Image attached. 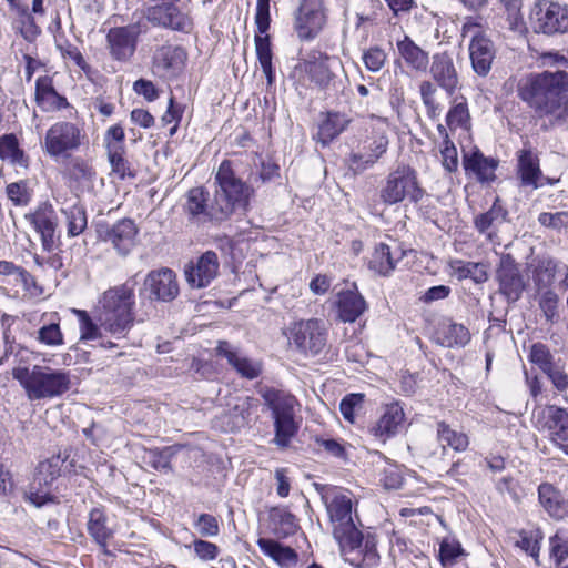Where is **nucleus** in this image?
<instances>
[{"mask_svg":"<svg viewBox=\"0 0 568 568\" xmlns=\"http://www.w3.org/2000/svg\"><path fill=\"white\" fill-rule=\"evenodd\" d=\"M386 53L379 47H371L363 52L362 60L367 70L378 72L385 65Z\"/></svg>","mask_w":568,"mask_h":568,"instance_id":"obj_54","label":"nucleus"},{"mask_svg":"<svg viewBox=\"0 0 568 568\" xmlns=\"http://www.w3.org/2000/svg\"><path fill=\"white\" fill-rule=\"evenodd\" d=\"M187 54L180 45L164 44L155 49L152 72L162 79H173L184 69Z\"/></svg>","mask_w":568,"mask_h":568,"instance_id":"obj_16","label":"nucleus"},{"mask_svg":"<svg viewBox=\"0 0 568 568\" xmlns=\"http://www.w3.org/2000/svg\"><path fill=\"white\" fill-rule=\"evenodd\" d=\"M339 64L335 57H329L320 50H311L303 59L304 71L310 80L321 88H325L332 81L334 74L332 67Z\"/></svg>","mask_w":568,"mask_h":568,"instance_id":"obj_24","label":"nucleus"},{"mask_svg":"<svg viewBox=\"0 0 568 568\" xmlns=\"http://www.w3.org/2000/svg\"><path fill=\"white\" fill-rule=\"evenodd\" d=\"M536 32L552 36L568 32V6L549 0H537L530 13Z\"/></svg>","mask_w":568,"mask_h":568,"instance_id":"obj_9","label":"nucleus"},{"mask_svg":"<svg viewBox=\"0 0 568 568\" xmlns=\"http://www.w3.org/2000/svg\"><path fill=\"white\" fill-rule=\"evenodd\" d=\"M124 130L120 124L112 125L104 135L106 152L124 151Z\"/></svg>","mask_w":568,"mask_h":568,"instance_id":"obj_58","label":"nucleus"},{"mask_svg":"<svg viewBox=\"0 0 568 568\" xmlns=\"http://www.w3.org/2000/svg\"><path fill=\"white\" fill-rule=\"evenodd\" d=\"M449 268L459 281L471 278L476 284H481L488 280L487 265L484 263L453 260L449 262Z\"/></svg>","mask_w":568,"mask_h":568,"instance_id":"obj_38","label":"nucleus"},{"mask_svg":"<svg viewBox=\"0 0 568 568\" xmlns=\"http://www.w3.org/2000/svg\"><path fill=\"white\" fill-rule=\"evenodd\" d=\"M429 72L435 83L452 95L458 88L459 77L453 57L448 52L435 53L432 57Z\"/></svg>","mask_w":568,"mask_h":568,"instance_id":"obj_23","label":"nucleus"},{"mask_svg":"<svg viewBox=\"0 0 568 568\" xmlns=\"http://www.w3.org/2000/svg\"><path fill=\"white\" fill-rule=\"evenodd\" d=\"M549 545L550 557L559 566L568 557V539L556 534L550 538Z\"/></svg>","mask_w":568,"mask_h":568,"instance_id":"obj_61","label":"nucleus"},{"mask_svg":"<svg viewBox=\"0 0 568 568\" xmlns=\"http://www.w3.org/2000/svg\"><path fill=\"white\" fill-rule=\"evenodd\" d=\"M544 373L557 392L562 393L568 388V374L565 372L564 364L560 361H557Z\"/></svg>","mask_w":568,"mask_h":568,"instance_id":"obj_55","label":"nucleus"},{"mask_svg":"<svg viewBox=\"0 0 568 568\" xmlns=\"http://www.w3.org/2000/svg\"><path fill=\"white\" fill-rule=\"evenodd\" d=\"M344 560L357 568H372L379 562L376 536L359 529L337 541Z\"/></svg>","mask_w":568,"mask_h":568,"instance_id":"obj_7","label":"nucleus"},{"mask_svg":"<svg viewBox=\"0 0 568 568\" xmlns=\"http://www.w3.org/2000/svg\"><path fill=\"white\" fill-rule=\"evenodd\" d=\"M541 539L542 535L539 529L530 531L523 530L519 532V538L516 540L515 545L538 561L540 550L539 544Z\"/></svg>","mask_w":568,"mask_h":568,"instance_id":"obj_49","label":"nucleus"},{"mask_svg":"<svg viewBox=\"0 0 568 568\" xmlns=\"http://www.w3.org/2000/svg\"><path fill=\"white\" fill-rule=\"evenodd\" d=\"M463 39L469 38V57L473 70L479 77H486L496 55L493 41L485 34L481 24L468 18L462 27Z\"/></svg>","mask_w":568,"mask_h":568,"instance_id":"obj_6","label":"nucleus"},{"mask_svg":"<svg viewBox=\"0 0 568 568\" xmlns=\"http://www.w3.org/2000/svg\"><path fill=\"white\" fill-rule=\"evenodd\" d=\"M396 260L394 258L390 248L386 244L376 246L373 256L369 261V267L379 275H388L395 268Z\"/></svg>","mask_w":568,"mask_h":568,"instance_id":"obj_44","label":"nucleus"},{"mask_svg":"<svg viewBox=\"0 0 568 568\" xmlns=\"http://www.w3.org/2000/svg\"><path fill=\"white\" fill-rule=\"evenodd\" d=\"M140 29L135 24L111 28L106 34L111 57L121 62L129 61L135 52Z\"/></svg>","mask_w":568,"mask_h":568,"instance_id":"obj_21","label":"nucleus"},{"mask_svg":"<svg viewBox=\"0 0 568 568\" xmlns=\"http://www.w3.org/2000/svg\"><path fill=\"white\" fill-rule=\"evenodd\" d=\"M252 192L243 180H217L214 202L219 213H215V219L222 222L235 211L244 210Z\"/></svg>","mask_w":568,"mask_h":568,"instance_id":"obj_8","label":"nucleus"},{"mask_svg":"<svg viewBox=\"0 0 568 568\" xmlns=\"http://www.w3.org/2000/svg\"><path fill=\"white\" fill-rule=\"evenodd\" d=\"M508 212L500 204L499 197H496L491 207L475 217L474 224L478 232L487 234L488 239H493V234L488 232L490 229L497 227L507 220Z\"/></svg>","mask_w":568,"mask_h":568,"instance_id":"obj_39","label":"nucleus"},{"mask_svg":"<svg viewBox=\"0 0 568 568\" xmlns=\"http://www.w3.org/2000/svg\"><path fill=\"white\" fill-rule=\"evenodd\" d=\"M387 146L388 139L384 130L373 129L372 135L363 141L361 149L351 154L348 160L349 169L354 174L363 173L377 162L386 152Z\"/></svg>","mask_w":568,"mask_h":568,"instance_id":"obj_13","label":"nucleus"},{"mask_svg":"<svg viewBox=\"0 0 568 568\" xmlns=\"http://www.w3.org/2000/svg\"><path fill=\"white\" fill-rule=\"evenodd\" d=\"M324 498L336 541L358 529L355 524L357 515L354 508V496L351 491L335 488Z\"/></svg>","mask_w":568,"mask_h":568,"instance_id":"obj_5","label":"nucleus"},{"mask_svg":"<svg viewBox=\"0 0 568 568\" xmlns=\"http://www.w3.org/2000/svg\"><path fill=\"white\" fill-rule=\"evenodd\" d=\"M34 189L30 180H18L7 186V195L14 205L26 206L33 196Z\"/></svg>","mask_w":568,"mask_h":568,"instance_id":"obj_48","label":"nucleus"},{"mask_svg":"<svg viewBox=\"0 0 568 568\" xmlns=\"http://www.w3.org/2000/svg\"><path fill=\"white\" fill-rule=\"evenodd\" d=\"M193 550L196 557L203 561L213 560L219 555V547L215 544L202 539L193 541Z\"/></svg>","mask_w":568,"mask_h":568,"instance_id":"obj_62","label":"nucleus"},{"mask_svg":"<svg viewBox=\"0 0 568 568\" xmlns=\"http://www.w3.org/2000/svg\"><path fill=\"white\" fill-rule=\"evenodd\" d=\"M534 288L536 291L552 290L556 276L568 273V265L550 255H537L528 264Z\"/></svg>","mask_w":568,"mask_h":568,"instance_id":"obj_19","label":"nucleus"},{"mask_svg":"<svg viewBox=\"0 0 568 568\" xmlns=\"http://www.w3.org/2000/svg\"><path fill=\"white\" fill-rule=\"evenodd\" d=\"M194 527L202 537H215L220 532L217 519L210 514H201L194 521Z\"/></svg>","mask_w":568,"mask_h":568,"instance_id":"obj_56","label":"nucleus"},{"mask_svg":"<svg viewBox=\"0 0 568 568\" xmlns=\"http://www.w3.org/2000/svg\"><path fill=\"white\" fill-rule=\"evenodd\" d=\"M437 437L442 444H446L456 452H464L469 445L468 436L464 433H458L449 427L444 422L437 425Z\"/></svg>","mask_w":568,"mask_h":568,"instance_id":"obj_46","label":"nucleus"},{"mask_svg":"<svg viewBox=\"0 0 568 568\" xmlns=\"http://www.w3.org/2000/svg\"><path fill=\"white\" fill-rule=\"evenodd\" d=\"M219 256L209 250L184 266V275L192 288H204L219 275Z\"/></svg>","mask_w":568,"mask_h":568,"instance_id":"obj_17","label":"nucleus"},{"mask_svg":"<svg viewBox=\"0 0 568 568\" xmlns=\"http://www.w3.org/2000/svg\"><path fill=\"white\" fill-rule=\"evenodd\" d=\"M144 287L152 301L170 303L180 295L176 273L169 267H161L148 273Z\"/></svg>","mask_w":568,"mask_h":568,"instance_id":"obj_14","label":"nucleus"},{"mask_svg":"<svg viewBox=\"0 0 568 568\" xmlns=\"http://www.w3.org/2000/svg\"><path fill=\"white\" fill-rule=\"evenodd\" d=\"M87 528L92 539L102 548L103 554L111 555L108 541L113 537L114 529L108 525V516L102 508L91 509Z\"/></svg>","mask_w":568,"mask_h":568,"instance_id":"obj_33","label":"nucleus"},{"mask_svg":"<svg viewBox=\"0 0 568 568\" xmlns=\"http://www.w3.org/2000/svg\"><path fill=\"white\" fill-rule=\"evenodd\" d=\"M0 159L9 161L16 166H28V160L19 148L18 139L13 134H4L0 138Z\"/></svg>","mask_w":568,"mask_h":568,"instance_id":"obj_43","label":"nucleus"},{"mask_svg":"<svg viewBox=\"0 0 568 568\" xmlns=\"http://www.w3.org/2000/svg\"><path fill=\"white\" fill-rule=\"evenodd\" d=\"M97 233L101 241L111 243L119 254L126 255L135 244L138 227L132 220L123 219L112 226L99 224Z\"/></svg>","mask_w":568,"mask_h":568,"instance_id":"obj_20","label":"nucleus"},{"mask_svg":"<svg viewBox=\"0 0 568 568\" xmlns=\"http://www.w3.org/2000/svg\"><path fill=\"white\" fill-rule=\"evenodd\" d=\"M261 395L272 412L273 443L282 449L287 448L300 429V422L296 418L297 400L294 396L275 389H264Z\"/></svg>","mask_w":568,"mask_h":568,"instance_id":"obj_4","label":"nucleus"},{"mask_svg":"<svg viewBox=\"0 0 568 568\" xmlns=\"http://www.w3.org/2000/svg\"><path fill=\"white\" fill-rule=\"evenodd\" d=\"M414 180H388L382 196L385 202L390 204L399 202L405 197L407 189L414 187Z\"/></svg>","mask_w":568,"mask_h":568,"instance_id":"obj_50","label":"nucleus"},{"mask_svg":"<svg viewBox=\"0 0 568 568\" xmlns=\"http://www.w3.org/2000/svg\"><path fill=\"white\" fill-rule=\"evenodd\" d=\"M124 151H116L108 153V159L112 169V173L119 178H133L134 173L131 171L129 162L123 156Z\"/></svg>","mask_w":568,"mask_h":568,"instance_id":"obj_59","label":"nucleus"},{"mask_svg":"<svg viewBox=\"0 0 568 568\" xmlns=\"http://www.w3.org/2000/svg\"><path fill=\"white\" fill-rule=\"evenodd\" d=\"M464 169L466 173H473L477 178H495L494 173L498 166V160L485 156L484 153L474 148L468 152H464Z\"/></svg>","mask_w":568,"mask_h":568,"instance_id":"obj_34","label":"nucleus"},{"mask_svg":"<svg viewBox=\"0 0 568 568\" xmlns=\"http://www.w3.org/2000/svg\"><path fill=\"white\" fill-rule=\"evenodd\" d=\"M270 0H257L255 23L258 33H266L270 28Z\"/></svg>","mask_w":568,"mask_h":568,"instance_id":"obj_63","label":"nucleus"},{"mask_svg":"<svg viewBox=\"0 0 568 568\" xmlns=\"http://www.w3.org/2000/svg\"><path fill=\"white\" fill-rule=\"evenodd\" d=\"M216 353L225 357L229 364L233 366L242 377L253 379L262 372L261 363L244 356L227 342H220L216 347Z\"/></svg>","mask_w":568,"mask_h":568,"instance_id":"obj_28","label":"nucleus"},{"mask_svg":"<svg viewBox=\"0 0 568 568\" xmlns=\"http://www.w3.org/2000/svg\"><path fill=\"white\" fill-rule=\"evenodd\" d=\"M288 338L301 353L317 355L326 346L327 327L318 318L295 322L290 327Z\"/></svg>","mask_w":568,"mask_h":568,"instance_id":"obj_11","label":"nucleus"},{"mask_svg":"<svg viewBox=\"0 0 568 568\" xmlns=\"http://www.w3.org/2000/svg\"><path fill=\"white\" fill-rule=\"evenodd\" d=\"M336 305L338 317L345 323L355 322L367 308L366 301L354 283L352 288L338 292Z\"/></svg>","mask_w":568,"mask_h":568,"instance_id":"obj_29","label":"nucleus"},{"mask_svg":"<svg viewBox=\"0 0 568 568\" xmlns=\"http://www.w3.org/2000/svg\"><path fill=\"white\" fill-rule=\"evenodd\" d=\"M529 359L531 363L537 365L539 369L542 372L548 369L551 365H554L557 362L551 355L549 348L541 343H536L531 346Z\"/></svg>","mask_w":568,"mask_h":568,"instance_id":"obj_53","label":"nucleus"},{"mask_svg":"<svg viewBox=\"0 0 568 568\" xmlns=\"http://www.w3.org/2000/svg\"><path fill=\"white\" fill-rule=\"evenodd\" d=\"M146 18L154 26L172 30L186 31L191 27L189 18L171 2L150 7Z\"/></svg>","mask_w":568,"mask_h":568,"instance_id":"obj_26","label":"nucleus"},{"mask_svg":"<svg viewBox=\"0 0 568 568\" xmlns=\"http://www.w3.org/2000/svg\"><path fill=\"white\" fill-rule=\"evenodd\" d=\"M470 341V333L463 324L443 322L436 332V342L444 347H462Z\"/></svg>","mask_w":568,"mask_h":568,"instance_id":"obj_35","label":"nucleus"},{"mask_svg":"<svg viewBox=\"0 0 568 568\" xmlns=\"http://www.w3.org/2000/svg\"><path fill=\"white\" fill-rule=\"evenodd\" d=\"M270 524L278 537L293 535L297 529L296 517L285 508L274 507L270 510Z\"/></svg>","mask_w":568,"mask_h":568,"instance_id":"obj_41","label":"nucleus"},{"mask_svg":"<svg viewBox=\"0 0 568 568\" xmlns=\"http://www.w3.org/2000/svg\"><path fill=\"white\" fill-rule=\"evenodd\" d=\"M26 219L40 235L42 247L47 252H52L57 246L58 216L53 206L48 203H41L33 212L26 214Z\"/></svg>","mask_w":568,"mask_h":568,"instance_id":"obj_18","label":"nucleus"},{"mask_svg":"<svg viewBox=\"0 0 568 568\" xmlns=\"http://www.w3.org/2000/svg\"><path fill=\"white\" fill-rule=\"evenodd\" d=\"M495 280L498 283V293L508 303L519 301L527 286V281L520 270V265L509 253L500 254L495 270Z\"/></svg>","mask_w":568,"mask_h":568,"instance_id":"obj_12","label":"nucleus"},{"mask_svg":"<svg viewBox=\"0 0 568 568\" xmlns=\"http://www.w3.org/2000/svg\"><path fill=\"white\" fill-rule=\"evenodd\" d=\"M257 546L265 556L270 557L281 567H291L297 562L298 555L296 551L276 540L258 538Z\"/></svg>","mask_w":568,"mask_h":568,"instance_id":"obj_36","label":"nucleus"},{"mask_svg":"<svg viewBox=\"0 0 568 568\" xmlns=\"http://www.w3.org/2000/svg\"><path fill=\"white\" fill-rule=\"evenodd\" d=\"M207 201L209 193L202 187H195L187 192L184 211L190 222L196 224L221 222V220L215 219V213H219L215 202L209 204Z\"/></svg>","mask_w":568,"mask_h":568,"instance_id":"obj_25","label":"nucleus"},{"mask_svg":"<svg viewBox=\"0 0 568 568\" xmlns=\"http://www.w3.org/2000/svg\"><path fill=\"white\" fill-rule=\"evenodd\" d=\"M134 286L128 283L106 290L99 298L98 322L88 312L73 310L80 325L81 341L102 339L103 333L114 338H124L134 324Z\"/></svg>","mask_w":568,"mask_h":568,"instance_id":"obj_1","label":"nucleus"},{"mask_svg":"<svg viewBox=\"0 0 568 568\" xmlns=\"http://www.w3.org/2000/svg\"><path fill=\"white\" fill-rule=\"evenodd\" d=\"M317 446L322 448L324 452H326L328 455L346 460L347 459V452L346 446L333 438H324V437H316L315 439Z\"/></svg>","mask_w":568,"mask_h":568,"instance_id":"obj_60","label":"nucleus"},{"mask_svg":"<svg viewBox=\"0 0 568 568\" xmlns=\"http://www.w3.org/2000/svg\"><path fill=\"white\" fill-rule=\"evenodd\" d=\"M535 300L546 324L552 325L560 321V298L554 290L536 291Z\"/></svg>","mask_w":568,"mask_h":568,"instance_id":"obj_40","label":"nucleus"},{"mask_svg":"<svg viewBox=\"0 0 568 568\" xmlns=\"http://www.w3.org/2000/svg\"><path fill=\"white\" fill-rule=\"evenodd\" d=\"M542 415L552 442L568 454V412L557 406H547Z\"/></svg>","mask_w":568,"mask_h":568,"instance_id":"obj_27","label":"nucleus"},{"mask_svg":"<svg viewBox=\"0 0 568 568\" xmlns=\"http://www.w3.org/2000/svg\"><path fill=\"white\" fill-rule=\"evenodd\" d=\"M81 131L71 122H57L45 134L44 146L52 156L63 155L79 148Z\"/></svg>","mask_w":568,"mask_h":568,"instance_id":"obj_15","label":"nucleus"},{"mask_svg":"<svg viewBox=\"0 0 568 568\" xmlns=\"http://www.w3.org/2000/svg\"><path fill=\"white\" fill-rule=\"evenodd\" d=\"M399 57L406 65L416 72H426L429 67V54L417 45L408 36L396 42Z\"/></svg>","mask_w":568,"mask_h":568,"instance_id":"obj_32","label":"nucleus"},{"mask_svg":"<svg viewBox=\"0 0 568 568\" xmlns=\"http://www.w3.org/2000/svg\"><path fill=\"white\" fill-rule=\"evenodd\" d=\"M520 178H538L540 173L539 160L531 149H523L518 155Z\"/></svg>","mask_w":568,"mask_h":568,"instance_id":"obj_51","label":"nucleus"},{"mask_svg":"<svg viewBox=\"0 0 568 568\" xmlns=\"http://www.w3.org/2000/svg\"><path fill=\"white\" fill-rule=\"evenodd\" d=\"M538 500L544 510L554 519H562L568 513V503L564 495L549 483L538 486Z\"/></svg>","mask_w":568,"mask_h":568,"instance_id":"obj_31","label":"nucleus"},{"mask_svg":"<svg viewBox=\"0 0 568 568\" xmlns=\"http://www.w3.org/2000/svg\"><path fill=\"white\" fill-rule=\"evenodd\" d=\"M263 33L255 36L256 54L260 64H265L268 68V63H272V50L268 36H262Z\"/></svg>","mask_w":568,"mask_h":568,"instance_id":"obj_64","label":"nucleus"},{"mask_svg":"<svg viewBox=\"0 0 568 568\" xmlns=\"http://www.w3.org/2000/svg\"><path fill=\"white\" fill-rule=\"evenodd\" d=\"M405 422V414L398 402L387 404L379 419L368 427V433L378 442L385 443L395 436Z\"/></svg>","mask_w":568,"mask_h":568,"instance_id":"obj_22","label":"nucleus"},{"mask_svg":"<svg viewBox=\"0 0 568 568\" xmlns=\"http://www.w3.org/2000/svg\"><path fill=\"white\" fill-rule=\"evenodd\" d=\"M12 376L30 400L59 397L71 388L70 373L49 366L34 365L30 371L18 365L12 368Z\"/></svg>","mask_w":568,"mask_h":568,"instance_id":"obj_3","label":"nucleus"},{"mask_svg":"<svg viewBox=\"0 0 568 568\" xmlns=\"http://www.w3.org/2000/svg\"><path fill=\"white\" fill-rule=\"evenodd\" d=\"M364 403V395L359 393H353L346 395L339 404V410L344 419L353 424L355 416L358 410L362 409Z\"/></svg>","mask_w":568,"mask_h":568,"instance_id":"obj_52","label":"nucleus"},{"mask_svg":"<svg viewBox=\"0 0 568 568\" xmlns=\"http://www.w3.org/2000/svg\"><path fill=\"white\" fill-rule=\"evenodd\" d=\"M60 470L59 457L39 463L34 474V484H38L39 487L50 486L60 476Z\"/></svg>","mask_w":568,"mask_h":568,"instance_id":"obj_47","label":"nucleus"},{"mask_svg":"<svg viewBox=\"0 0 568 568\" xmlns=\"http://www.w3.org/2000/svg\"><path fill=\"white\" fill-rule=\"evenodd\" d=\"M61 213L65 219L68 236H78L87 229L88 219L83 206L74 203L70 207H62Z\"/></svg>","mask_w":568,"mask_h":568,"instance_id":"obj_42","label":"nucleus"},{"mask_svg":"<svg viewBox=\"0 0 568 568\" xmlns=\"http://www.w3.org/2000/svg\"><path fill=\"white\" fill-rule=\"evenodd\" d=\"M326 21L323 0H301L293 13V29L303 41L315 39L324 29Z\"/></svg>","mask_w":568,"mask_h":568,"instance_id":"obj_10","label":"nucleus"},{"mask_svg":"<svg viewBox=\"0 0 568 568\" xmlns=\"http://www.w3.org/2000/svg\"><path fill=\"white\" fill-rule=\"evenodd\" d=\"M351 123L347 115L339 112H327L325 119L318 125L317 141L327 145L336 139Z\"/></svg>","mask_w":568,"mask_h":568,"instance_id":"obj_37","label":"nucleus"},{"mask_svg":"<svg viewBox=\"0 0 568 568\" xmlns=\"http://www.w3.org/2000/svg\"><path fill=\"white\" fill-rule=\"evenodd\" d=\"M517 93L538 116L552 120L568 93V72L546 70L529 73L518 82Z\"/></svg>","mask_w":568,"mask_h":568,"instance_id":"obj_2","label":"nucleus"},{"mask_svg":"<svg viewBox=\"0 0 568 568\" xmlns=\"http://www.w3.org/2000/svg\"><path fill=\"white\" fill-rule=\"evenodd\" d=\"M38 341L47 346H60L63 344V335L59 324H49L38 331Z\"/></svg>","mask_w":568,"mask_h":568,"instance_id":"obj_57","label":"nucleus"},{"mask_svg":"<svg viewBox=\"0 0 568 568\" xmlns=\"http://www.w3.org/2000/svg\"><path fill=\"white\" fill-rule=\"evenodd\" d=\"M446 124L450 131H455L457 128L468 130L470 126V114L468 105L465 99L462 101H454L446 115Z\"/></svg>","mask_w":568,"mask_h":568,"instance_id":"obj_45","label":"nucleus"},{"mask_svg":"<svg viewBox=\"0 0 568 568\" xmlns=\"http://www.w3.org/2000/svg\"><path fill=\"white\" fill-rule=\"evenodd\" d=\"M36 102L43 111L47 112L69 106L67 98L57 92L53 87V80L49 75L39 77L37 79Z\"/></svg>","mask_w":568,"mask_h":568,"instance_id":"obj_30","label":"nucleus"}]
</instances>
